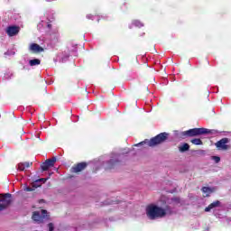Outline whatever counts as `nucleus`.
<instances>
[{"label": "nucleus", "instance_id": "f257e3e1", "mask_svg": "<svg viewBox=\"0 0 231 231\" xmlns=\"http://www.w3.org/2000/svg\"><path fill=\"white\" fill-rule=\"evenodd\" d=\"M169 214L172 215V209H171V206H166L165 208L159 207L154 204L148 205L146 207V216L149 219H160L162 217H165Z\"/></svg>", "mask_w": 231, "mask_h": 231}, {"label": "nucleus", "instance_id": "f03ea898", "mask_svg": "<svg viewBox=\"0 0 231 231\" xmlns=\"http://www.w3.org/2000/svg\"><path fill=\"white\" fill-rule=\"evenodd\" d=\"M167 140H169V133L163 132L152 137L151 140L145 139L144 141L135 144V147H140V145H144L145 147H156V145L164 143Z\"/></svg>", "mask_w": 231, "mask_h": 231}, {"label": "nucleus", "instance_id": "7ed1b4c3", "mask_svg": "<svg viewBox=\"0 0 231 231\" xmlns=\"http://www.w3.org/2000/svg\"><path fill=\"white\" fill-rule=\"evenodd\" d=\"M211 133L212 131L207 128H192L188 131L180 132L178 134V138L185 140V138L201 136V134H210Z\"/></svg>", "mask_w": 231, "mask_h": 231}, {"label": "nucleus", "instance_id": "20e7f679", "mask_svg": "<svg viewBox=\"0 0 231 231\" xmlns=\"http://www.w3.org/2000/svg\"><path fill=\"white\" fill-rule=\"evenodd\" d=\"M12 204V194L5 193L0 194V212L2 210H6L8 207Z\"/></svg>", "mask_w": 231, "mask_h": 231}, {"label": "nucleus", "instance_id": "39448f33", "mask_svg": "<svg viewBox=\"0 0 231 231\" xmlns=\"http://www.w3.org/2000/svg\"><path fill=\"white\" fill-rule=\"evenodd\" d=\"M32 219L36 223H44V219H50V214L46 209H42V215L39 211H34L32 213Z\"/></svg>", "mask_w": 231, "mask_h": 231}, {"label": "nucleus", "instance_id": "423d86ee", "mask_svg": "<svg viewBox=\"0 0 231 231\" xmlns=\"http://www.w3.org/2000/svg\"><path fill=\"white\" fill-rule=\"evenodd\" d=\"M87 168H88V162H82L74 164L70 168V172H72V174H79V172H82V171H86Z\"/></svg>", "mask_w": 231, "mask_h": 231}, {"label": "nucleus", "instance_id": "0eeeda50", "mask_svg": "<svg viewBox=\"0 0 231 231\" xmlns=\"http://www.w3.org/2000/svg\"><path fill=\"white\" fill-rule=\"evenodd\" d=\"M57 162V157H52L51 159L46 160L41 165L42 171H46L50 167H53L55 165V162Z\"/></svg>", "mask_w": 231, "mask_h": 231}, {"label": "nucleus", "instance_id": "6e6552de", "mask_svg": "<svg viewBox=\"0 0 231 231\" xmlns=\"http://www.w3.org/2000/svg\"><path fill=\"white\" fill-rule=\"evenodd\" d=\"M21 31V27L16 25L8 26L6 29V33L9 37H14Z\"/></svg>", "mask_w": 231, "mask_h": 231}, {"label": "nucleus", "instance_id": "1a4fd4ad", "mask_svg": "<svg viewBox=\"0 0 231 231\" xmlns=\"http://www.w3.org/2000/svg\"><path fill=\"white\" fill-rule=\"evenodd\" d=\"M228 138H223L220 141L217 142L216 145L217 149H221V151H226L228 149Z\"/></svg>", "mask_w": 231, "mask_h": 231}, {"label": "nucleus", "instance_id": "9d476101", "mask_svg": "<svg viewBox=\"0 0 231 231\" xmlns=\"http://www.w3.org/2000/svg\"><path fill=\"white\" fill-rule=\"evenodd\" d=\"M30 51H32V53H42V51H44V48L41 47V45L37 43H32L30 45Z\"/></svg>", "mask_w": 231, "mask_h": 231}, {"label": "nucleus", "instance_id": "9b49d317", "mask_svg": "<svg viewBox=\"0 0 231 231\" xmlns=\"http://www.w3.org/2000/svg\"><path fill=\"white\" fill-rule=\"evenodd\" d=\"M32 165H33V162H20L18 163V171H25V169H29V167H32Z\"/></svg>", "mask_w": 231, "mask_h": 231}, {"label": "nucleus", "instance_id": "f8f14e48", "mask_svg": "<svg viewBox=\"0 0 231 231\" xmlns=\"http://www.w3.org/2000/svg\"><path fill=\"white\" fill-rule=\"evenodd\" d=\"M221 205V202L219 200H216L213 203L209 204L206 208L205 212H210L212 208H217V207H219Z\"/></svg>", "mask_w": 231, "mask_h": 231}, {"label": "nucleus", "instance_id": "ddd939ff", "mask_svg": "<svg viewBox=\"0 0 231 231\" xmlns=\"http://www.w3.org/2000/svg\"><path fill=\"white\" fill-rule=\"evenodd\" d=\"M189 149H190V145H189V143H187L182 144V146L179 147L180 152H185L189 151Z\"/></svg>", "mask_w": 231, "mask_h": 231}, {"label": "nucleus", "instance_id": "4468645a", "mask_svg": "<svg viewBox=\"0 0 231 231\" xmlns=\"http://www.w3.org/2000/svg\"><path fill=\"white\" fill-rule=\"evenodd\" d=\"M30 66H39L41 64V60L39 59H33L29 60Z\"/></svg>", "mask_w": 231, "mask_h": 231}, {"label": "nucleus", "instance_id": "2eb2a0df", "mask_svg": "<svg viewBox=\"0 0 231 231\" xmlns=\"http://www.w3.org/2000/svg\"><path fill=\"white\" fill-rule=\"evenodd\" d=\"M191 143H193V145H203V141H201V139L195 138L191 140Z\"/></svg>", "mask_w": 231, "mask_h": 231}, {"label": "nucleus", "instance_id": "dca6fc26", "mask_svg": "<svg viewBox=\"0 0 231 231\" xmlns=\"http://www.w3.org/2000/svg\"><path fill=\"white\" fill-rule=\"evenodd\" d=\"M202 192H204V194H212V192H214V190H212V188L203 187Z\"/></svg>", "mask_w": 231, "mask_h": 231}, {"label": "nucleus", "instance_id": "f3484780", "mask_svg": "<svg viewBox=\"0 0 231 231\" xmlns=\"http://www.w3.org/2000/svg\"><path fill=\"white\" fill-rule=\"evenodd\" d=\"M32 187L34 189V190L35 189H39V187H41V182L39 181V180L32 182Z\"/></svg>", "mask_w": 231, "mask_h": 231}, {"label": "nucleus", "instance_id": "a211bd4d", "mask_svg": "<svg viewBox=\"0 0 231 231\" xmlns=\"http://www.w3.org/2000/svg\"><path fill=\"white\" fill-rule=\"evenodd\" d=\"M25 192H33V190H35V188H33V186L32 187H26L24 188Z\"/></svg>", "mask_w": 231, "mask_h": 231}, {"label": "nucleus", "instance_id": "6ab92c4d", "mask_svg": "<svg viewBox=\"0 0 231 231\" xmlns=\"http://www.w3.org/2000/svg\"><path fill=\"white\" fill-rule=\"evenodd\" d=\"M48 228H49V231H54L55 230V226L53 225V223H49L48 224Z\"/></svg>", "mask_w": 231, "mask_h": 231}, {"label": "nucleus", "instance_id": "aec40b11", "mask_svg": "<svg viewBox=\"0 0 231 231\" xmlns=\"http://www.w3.org/2000/svg\"><path fill=\"white\" fill-rule=\"evenodd\" d=\"M213 160H215L216 163H219L221 162V158L219 156H213Z\"/></svg>", "mask_w": 231, "mask_h": 231}, {"label": "nucleus", "instance_id": "412c9836", "mask_svg": "<svg viewBox=\"0 0 231 231\" xmlns=\"http://www.w3.org/2000/svg\"><path fill=\"white\" fill-rule=\"evenodd\" d=\"M134 24L135 26H142V23H140V21H137V20L134 21Z\"/></svg>", "mask_w": 231, "mask_h": 231}, {"label": "nucleus", "instance_id": "4be33fe9", "mask_svg": "<svg viewBox=\"0 0 231 231\" xmlns=\"http://www.w3.org/2000/svg\"><path fill=\"white\" fill-rule=\"evenodd\" d=\"M38 181H43V183H46V181H48V178H42V179H39Z\"/></svg>", "mask_w": 231, "mask_h": 231}, {"label": "nucleus", "instance_id": "5701e85b", "mask_svg": "<svg viewBox=\"0 0 231 231\" xmlns=\"http://www.w3.org/2000/svg\"><path fill=\"white\" fill-rule=\"evenodd\" d=\"M51 23L47 24V28H49V30H51Z\"/></svg>", "mask_w": 231, "mask_h": 231}, {"label": "nucleus", "instance_id": "b1692460", "mask_svg": "<svg viewBox=\"0 0 231 231\" xmlns=\"http://www.w3.org/2000/svg\"><path fill=\"white\" fill-rule=\"evenodd\" d=\"M110 163H114V162H113V160L110 161Z\"/></svg>", "mask_w": 231, "mask_h": 231}, {"label": "nucleus", "instance_id": "393cba45", "mask_svg": "<svg viewBox=\"0 0 231 231\" xmlns=\"http://www.w3.org/2000/svg\"><path fill=\"white\" fill-rule=\"evenodd\" d=\"M47 1H55V0H47Z\"/></svg>", "mask_w": 231, "mask_h": 231}]
</instances>
